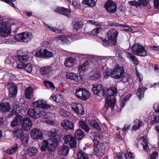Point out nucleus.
<instances>
[{
    "instance_id": "nucleus-7",
    "label": "nucleus",
    "mask_w": 159,
    "mask_h": 159,
    "mask_svg": "<svg viewBox=\"0 0 159 159\" xmlns=\"http://www.w3.org/2000/svg\"><path fill=\"white\" fill-rule=\"evenodd\" d=\"M94 143V150L96 153V155L98 157L103 155L105 152L104 146L103 144L98 142L96 139L93 140Z\"/></svg>"
},
{
    "instance_id": "nucleus-13",
    "label": "nucleus",
    "mask_w": 159,
    "mask_h": 159,
    "mask_svg": "<svg viewBox=\"0 0 159 159\" xmlns=\"http://www.w3.org/2000/svg\"><path fill=\"white\" fill-rule=\"evenodd\" d=\"M61 126L67 131L72 130L74 129V125L72 122L67 120H65L61 121Z\"/></svg>"
},
{
    "instance_id": "nucleus-25",
    "label": "nucleus",
    "mask_w": 159,
    "mask_h": 159,
    "mask_svg": "<svg viewBox=\"0 0 159 159\" xmlns=\"http://www.w3.org/2000/svg\"><path fill=\"white\" fill-rule=\"evenodd\" d=\"M48 150L51 152L54 151L57 144V142L54 141L53 139H51L48 140Z\"/></svg>"
},
{
    "instance_id": "nucleus-9",
    "label": "nucleus",
    "mask_w": 159,
    "mask_h": 159,
    "mask_svg": "<svg viewBox=\"0 0 159 159\" xmlns=\"http://www.w3.org/2000/svg\"><path fill=\"white\" fill-rule=\"evenodd\" d=\"M118 34V32L114 29H110L107 32V36L108 39L114 45H116L117 43V38Z\"/></svg>"
},
{
    "instance_id": "nucleus-19",
    "label": "nucleus",
    "mask_w": 159,
    "mask_h": 159,
    "mask_svg": "<svg viewBox=\"0 0 159 159\" xmlns=\"http://www.w3.org/2000/svg\"><path fill=\"white\" fill-rule=\"evenodd\" d=\"M33 105L34 107H38L43 109H47L50 107L49 105L43 103L42 100H38L34 102H33Z\"/></svg>"
},
{
    "instance_id": "nucleus-62",
    "label": "nucleus",
    "mask_w": 159,
    "mask_h": 159,
    "mask_svg": "<svg viewBox=\"0 0 159 159\" xmlns=\"http://www.w3.org/2000/svg\"><path fill=\"white\" fill-rule=\"evenodd\" d=\"M153 108L155 111L159 113V104H155L153 105Z\"/></svg>"
},
{
    "instance_id": "nucleus-1",
    "label": "nucleus",
    "mask_w": 159,
    "mask_h": 159,
    "mask_svg": "<svg viewBox=\"0 0 159 159\" xmlns=\"http://www.w3.org/2000/svg\"><path fill=\"white\" fill-rule=\"evenodd\" d=\"M92 89L93 93L99 96L102 97L106 94L107 96L106 99L103 110L107 114L113 111L116 101L115 95L117 92L116 87L115 86L111 87L104 91L103 87L101 84H99L93 85Z\"/></svg>"
},
{
    "instance_id": "nucleus-55",
    "label": "nucleus",
    "mask_w": 159,
    "mask_h": 159,
    "mask_svg": "<svg viewBox=\"0 0 159 159\" xmlns=\"http://www.w3.org/2000/svg\"><path fill=\"white\" fill-rule=\"evenodd\" d=\"M46 113L44 111H41L39 112L38 111V118L41 117L42 118H46Z\"/></svg>"
},
{
    "instance_id": "nucleus-31",
    "label": "nucleus",
    "mask_w": 159,
    "mask_h": 159,
    "mask_svg": "<svg viewBox=\"0 0 159 159\" xmlns=\"http://www.w3.org/2000/svg\"><path fill=\"white\" fill-rule=\"evenodd\" d=\"M28 115L29 116L34 119L38 118L37 109L35 108H32L29 110L27 112Z\"/></svg>"
},
{
    "instance_id": "nucleus-40",
    "label": "nucleus",
    "mask_w": 159,
    "mask_h": 159,
    "mask_svg": "<svg viewBox=\"0 0 159 159\" xmlns=\"http://www.w3.org/2000/svg\"><path fill=\"white\" fill-rule=\"evenodd\" d=\"M100 76V75L98 71H93L91 72L90 79L92 80H96L99 78Z\"/></svg>"
},
{
    "instance_id": "nucleus-46",
    "label": "nucleus",
    "mask_w": 159,
    "mask_h": 159,
    "mask_svg": "<svg viewBox=\"0 0 159 159\" xmlns=\"http://www.w3.org/2000/svg\"><path fill=\"white\" fill-rule=\"evenodd\" d=\"M28 152L30 156H34L37 153V149L35 147H32L28 149Z\"/></svg>"
},
{
    "instance_id": "nucleus-56",
    "label": "nucleus",
    "mask_w": 159,
    "mask_h": 159,
    "mask_svg": "<svg viewBox=\"0 0 159 159\" xmlns=\"http://www.w3.org/2000/svg\"><path fill=\"white\" fill-rule=\"evenodd\" d=\"M72 5L75 9H78L80 7L79 2L77 0H75L72 3Z\"/></svg>"
},
{
    "instance_id": "nucleus-52",
    "label": "nucleus",
    "mask_w": 159,
    "mask_h": 159,
    "mask_svg": "<svg viewBox=\"0 0 159 159\" xmlns=\"http://www.w3.org/2000/svg\"><path fill=\"white\" fill-rule=\"evenodd\" d=\"M142 140L143 142L141 143V144L143 146V149L145 151H147V149H148L149 147L147 141L144 138H143Z\"/></svg>"
},
{
    "instance_id": "nucleus-28",
    "label": "nucleus",
    "mask_w": 159,
    "mask_h": 159,
    "mask_svg": "<svg viewBox=\"0 0 159 159\" xmlns=\"http://www.w3.org/2000/svg\"><path fill=\"white\" fill-rule=\"evenodd\" d=\"M51 99H52L54 101L57 103H61L64 101L63 96L60 94L56 95H52L50 97Z\"/></svg>"
},
{
    "instance_id": "nucleus-21",
    "label": "nucleus",
    "mask_w": 159,
    "mask_h": 159,
    "mask_svg": "<svg viewBox=\"0 0 159 159\" xmlns=\"http://www.w3.org/2000/svg\"><path fill=\"white\" fill-rule=\"evenodd\" d=\"M22 116L20 115L16 116L11 123V125L12 127H16L20 125L21 123Z\"/></svg>"
},
{
    "instance_id": "nucleus-39",
    "label": "nucleus",
    "mask_w": 159,
    "mask_h": 159,
    "mask_svg": "<svg viewBox=\"0 0 159 159\" xmlns=\"http://www.w3.org/2000/svg\"><path fill=\"white\" fill-rule=\"evenodd\" d=\"M75 135L77 139L80 140L84 136V134L82 130L78 129L75 132Z\"/></svg>"
},
{
    "instance_id": "nucleus-51",
    "label": "nucleus",
    "mask_w": 159,
    "mask_h": 159,
    "mask_svg": "<svg viewBox=\"0 0 159 159\" xmlns=\"http://www.w3.org/2000/svg\"><path fill=\"white\" fill-rule=\"evenodd\" d=\"M53 53L51 51L45 49V55L44 56V59H48L53 57Z\"/></svg>"
},
{
    "instance_id": "nucleus-24",
    "label": "nucleus",
    "mask_w": 159,
    "mask_h": 159,
    "mask_svg": "<svg viewBox=\"0 0 159 159\" xmlns=\"http://www.w3.org/2000/svg\"><path fill=\"white\" fill-rule=\"evenodd\" d=\"M54 70V69L50 66L41 67L40 68L41 73L43 75H46Z\"/></svg>"
},
{
    "instance_id": "nucleus-11",
    "label": "nucleus",
    "mask_w": 159,
    "mask_h": 159,
    "mask_svg": "<svg viewBox=\"0 0 159 159\" xmlns=\"http://www.w3.org/2000/svg\"><path fill=\"white\" fill-rule=\"evenodd\" d=\"M65 143H68L71 148L75 147L77 143L75 138L70 135H66L64 137Z\"/></svg>"
},
{
    "instance_id": "nucleus-14",
    "label": "nucleus",
    "mask_w": 159,
    "mask_h": 159,
    "mask_svg": "<svg viewBox=\"0 0 159 159\" xmlns=\"http://www.w3.org/2000/svg\"><path fill=\"white\" fill-rule=\"evenodd\" d=\"M30 135L31 137L34 139H42L43 134L39 129H34L32 130Z\"/></svg>"
},
{
    "instance_id": "nucleus-53",
    "label": "nucleus",
    "mask_w": 159,
    "mask_h": 159,
    "mask_svg": "<svg viewBox=\"0 0 159 159\" xmlns=\"http://www.w3.org/2000/svg\"><path fill=\"white\" fill-rule=\"evenodd\" d=\"M83 25L82 22L80 21H77L74 25V27L76 29L78 30Z\"/></svg>"
},
{
    "instance_id": "nucleus-2",
    "label": "nucleus",
    "mask_w": 159,
    "mask_h": 159,
    "mask_svg": "<svg viewBox=\"0 0 159 159\" xmlns=\"http://www.w3.org/2000/svg\"><path fill=\"white\" fill-rule=\"evenodd\" d=\"M32 38V34L28 32L18 34L15 35V39L16 41L25 43L30 41Z\"/></svg>"
},
{
    "instance_id": "nucleus-45",
    "label": "nucleus",
    "mask_w": 159,
    "mask_h": 159,
    "mask_svg": "<svg viewBox=\"0 0 159 159\" xmlns=\"http://www.w3.org/2000/svg\"><path fill=\"white\" fill-rule=\"evenodd\" d=\"M58 131L55 129H52L48 132V135L50 138H53L58 135Z\"/></svg>"
},
{
    "instance_id": "nucleus-18",
    "label": "nucleus",
    "mask_w": 159,
    "mask_h": 159,
    "mask_svg": "<svg viewBox=\"0 0 159 159\" xmlns=\"http://www.w3.org/2000/svg\"><path fill=\"white\" fill-rule=\"evenodd\" d=\"M55 11L62 15L68 16L70 15L71 10L70 9H68L63 7H61L56 8L55 10Z\"/></svg>"
},
{
    "instance_id": "nucleus-27",
    "label": "nucleus",
    "mask_w": 159,
    "mask_h": 159,
    "mask_svg": "<svg viewBox=\"0 0 159 159\" xmlns=\"http://www.w3.org/2000/svg\"><path fill=\"white\" fill-rule=\"evenodd\" d=\"M126 55L127 58L129 59L130 61H132L134 64L135 65L138 64L139 61L135 56L129 52H127Z\"/></svg>"
},
{
    "instance_id": "nucleus-61",
    "label": "nucleus",
    "mask_w": 159,
    "mask_h": 159,
    "mask_svg": "<svg viewBox=\"0 0 159 159\" xmlns=\"http://www.w3.org/2000/svg\"><path fill=\"white\" fill-rule=\"evenodd\" d=\"M46 115L47 117L46 118H45L46 119L53 118L55 116V115L54 114L48 112L46 113Z\"/></svg>"
},
{
    "instance_id": "nucleus-64",
    "label": "nucleus",
    "mask_w": 159,
    "mask_h": 159,
    "mask_svg": "<svg viewBox=\"0 0 159 159\" xmlns=\"http://www.w3.org/2000/svg\"><path fill=\"white\" fill-rule=\"evenodd\" d=\"M154 7L157 9H159V0H154Z\"/></svg>"
},
{
    "instance_id": "nucleus-5",
    "label": "nucleus",
    "mask_w": 159,
    "mask_h": 159,
    "mask_svg": "<svg viewBox=\"0 0 159 159\" xmlns=\"http://www.w3.org/2000/svg\"><path fill=\"white\" fill-rule=\"evenodd\" d=\"M75 94L78 98L83 100H86L90 97L89 92L83 88L77 89L75 92Z\"/></svg>"
},
{
    "instance_id": "nucleus-17",
    "label": "nucleus",
    "mask_w": 159,
    "mask_h": 159,
    "mask_svg": "<svg viewBox=\"0 0 159 159\" xmlns=\"http://www.w3.org/2000/svg\"><path fill=\"white\" fill-rule=\"evenodd\" d=\"M32 125V121L29 118L26 117L23 120L22 126L23 128L26 131L29 130Z\"/></svg>"
},
{
    "instance_id": "nucleus-15",
    "label": "nucleus",
    "mask_w": 159,
    "mask_h": 159,
    "mask_svg": "<svg viewBox=\"0 0 159 159\" xmlns=\"http://www.w3.org/2000/svg\"><path fill=\"white\" fill-rule=\"evenodd\" d=\"M71 107L72 110L76 113L82 115L83 108L82 105L79 103H73L71 104Z\"/></svg>"
},
{
    "instance_id": "nucleus-6",
    "label": "nucleus",
    "mask_w": 159,
    "mask_h": 159,
    "mask_svg": "<svg viewBox=\"0 0 159 159\" xmlns=\"http://www.w3.org/2000/svg\"><path fill=\"white\" fill-rule=\"evenodd\" d=\"M10 33L7 22L3 21L0 23V35L4 37H7L10 35Z\"/></svg>"
},
{
    "instance_id": "nucleus-33",
    "label": "nucleus",
    "mask_w": 159,
    "mask_h": 159,
    "mask_svg": "<svg viewBox=\"0 0 159 159\" xmlns=\"http://www.w3.org/2000/svg\"><path fill=\"white\" fill-rule=\"evenodd\" d=\"M98 63L99 65V67L103 69L106 67L107 60L103 57H98L97 58Z\"/></svg>"
},
{
    "instance_id": "nucleus-32",
    "label": "nucleus",
    "mask_w": 159,
    "mask_h": 159,
    "mask_svg": "<svg viewBox=\"0 0 159 159\" xmlns=\"http://www.w3.org/2000/svg\"><path fill=\"white\" fill-rule=\"evenodd\" d=\"M88 123L89 125L92 126L93 128L98 130H100L101 129V126L96 120H89Z\"/></svg>"
},
{
    "instance_id": "nucleus-58",
    "label": "nucleus",
    "mask_w": 159,
    "mask_h": 159,
    "mask_svg": "<svg viewBox=\"0 0 159 159\" xmlns=\"http://www.w3.org/2000/svg\"><path fill=\"white\" fill-rule=\"evenodd\" d=\"M53 42V40H50L49 41H45L43 42V46L45 47L48 46L50 44H51Z\"/></svg>"
},
{
    "instance_id": "nucleus-3",
    "label": "nucleus",
    "mask_w": 159,
    "mask_h": 159,
    "mask_svg": "<svg viewBox=\"0 0 159 159\" xmlns=\"http://www.w3.org/2000/svg\"><path fill=\"white\" fill-rule=\"evenodd\" d=\"M132 50L135 54L140 56L145 57L148 55L145 48L139 43L134 44L132 47Z\"/></svg>"
},
{
    "instance_id": "nucleus-34",
    "label": "nucleus",
    "mask_w": 159,
    "mask_h": 159,
    "mask_svg": "<svg viewBox=\"0 0 159 159\" xmlns=\"http://www.w3.org/2000/svg\"><path fill=\"white\" fill-rule=\"evenodd\" d=\"M33 88L31 86L29 87L25 91V95L26 98L28 99H30L33 96Z\"/></svg>"
},
{
    "instance_id": "nucleus-50",
    "label": "nucleus",
    "mask_w": 159,
    "mask_h": 159,
    "mask_svg": "<svg viewBox=\"0 0 159 159\" xmlns=\"http://www.w3.org/2000/svg\"><path fill=\"white\" fill-rule=\"evenodd\" d=\"M48 141H47L46 140H44L42 143V146L41 148V151H44L48 148Z\"/></svg>"
},
{
    "instance_id": "nucleus-10",
    "label": "nucleus",
    "mask_w": 159,
    "mask_h": 159,
    "mask_svg": "<svg viewBox=\"0 0 159 159\" xmlns=\"http://www.w3.org/2000/svg\"><path fill=\"white\" fill-rule=\"evenodd\" d=\"M29 58L27 55H19L16 57L17 68H22L24 62H26Z\"/></svg>"
},
{
    "instance_id": "nucleus-29",
    "label": "nucleus",
    "mask_w": 159,
    "mask_h": 159,
    "mask_svg": "<svg viewBox=\"0 0 159 159\" xmlns=\"http://www.w3.org/2000/svg\"><path fill=\"white\" fill-rule=\"evenodd\" d=\"M69 148L66 145H63L59 150V154L61 155L67 156L69 152Z\"/></svg>"
},
{
    "instance_id": "nucleus-43",
    "label": "nucleus",
    "mask_w": 159,
    "mask_h": 159,
    "mask_svg": "<svg viewBox=\"0 0 159 159\" xmlns=\"http://www.w3.org/2000/svg\"><path fill=\"white\" fill-rule=\"evenodd\" d=\"M45 49H41L35 53V56L38 57L44 58Z\"/></svg>"
},
{
    "instance_id": "nucleus-60",
    "label": "nucleus",
    "mask_w": 159,
    "mask_h": 159,
    "mask_svg": "<svg viewBox=\"0 0 159 159\" xmlns=\"http://www.w3.org/2000/svg\"><path fill=\"white\" fill-rule=\"evenodd\" d=\"M16 0H6V2L10 6L14 8H15V5L13 2L15 1Z\"/></svg>"
},
{
    "instance_id": "nucleus-36",
    "label": "nucleus",
    "mask_w": 159,
    "mask_h": 159,
    "mask_svg": "<svg viewBox=\"0 0 159 159\" xmlns=\"http://www.w3.org/2000/svg\"><path fill=\"white\" fill-rule=\"evenodd\" d=\"M143 123L142 121L136 119L133 122V126H132V129L137 130L141 126Z\"/></svg>"
},
{
    "instance_id": "nucleus-16",
    "label": "nucleus",
    "mask_w": 159,
    "mask_h": 159,
    "mask_svg": "<svg viewBox=\"0 0 159 159\" xmlns=\"http://www.w3.org/2000/svg\"><path fill=\"white\" fill-rule=\"evenodd\" d=\"M66 76L68 79L73 80L75 81L79 82L82 81V77L80 76H78L77 74L74 73L67 72L66 74Z\"/></svg>"
},
{
    "instance_id": "nucleus-35",
    "label": "nucleus",
    "mask_w": 159,
    "mask_h": 159,
    "mask_svg": "<svg viewBox=\"0 0 159 159\" xmlns=\"http://www.w3.org/2000/svg\"><path fill=\"white\" fill-rule=\"evenodd\" d=\"M89 67V62L88 61H86L83 64L80 65L78 67L79 71L81 73L82 71H84L88 69Z\"/></svg>"
},
{
    "instance_id": "nucleus-54",
    "label": "nucleus",
    "mask_w": 159,
    "mask_h": 159,
    "mask_svg": "<svg viewBox=\"0 0 159 159\" xmlns=\"http://www.w3.org/2000/svg\"><path fill=\"white\" fill-rule=\"evenodd\" d=\"M148 2L147 0H139L138 1V6H145L148 4Z\"/></svg>"
},
{
    "instance_id": "nucleus-47",
    "label": "nucleus",
    "mask_w": 159,
    "mask_h": 159,
    "mask_svg": "<svg viewBox=\"0 0 159 159\" xmlns=\"http://www.w3.org/2000/svg\"><path fill=\"white\" fill-rule=\"evenodd\" d=\"M29 137L28 135L23 136L21 138V140L22 144L25 146H27L28 144Z\"/></svg>"
},
{
    "instance_id": "nucleus-48",
    "label": "nucleus",
    "mask_w": 159,
    "mask_h": 159,
    "mask_svg": "<svg viewBox=\"0 0 159 159\" xmlns=\"http://www.w3.org/2000/svg\"><path fill=\"white\" fill-rule=\"evenodd\" d=\"M44 84L47 88L48 89H54L55 88V87L53 84L49 81H45L44 82Z\"/></svg>"
},
{
    "instance_id": "nucleus-4",
    "label": "nucleus",
    "mask_w": 159,
    "mask_h": 159,
    "mask_svg": "<svg viewBox=\"0 0 159 159\" xmlns=\"http://www.w3.org/2000/svg\"><path fill=\"white\" fill-rule=\"evenodd\" d=\"M125 70L122 66L116 65L114 69L111 72V77L119 79L124 75Z\"/></svg>"
},
{
    "instance_id": "nucleus-57",
    "label": "nucleus",
    "mask_w": 159,
    "mask_h": 159,
    "mask_svg": "<svg viewBox=\"0 0 159 159\" xmlns=\"http://www.w3.org/2000/svg\"><path fill=\"white\" fill-rule=\"evenodd\" d=\"M152 123L155 124L159 123V114L154 116L153 120L152 121Z\"/></svg>"
},
{
    "instance_id": "nucleus-49",
    "label": "nucleus",
    "mask_w": 159,
    "mask_h": 159,
    "mask_svg": "<svg viewBox=\"0 0 159 159\" xmlns=\"http://www.w3.org/2000/svg\"><path fill=\"white\" fill-rule=\"evenodd\" d=\"M45 27L47 30L49 29L50 30V29H51L52 31L55 32L56 34L60 33L62 31L60 29H55L54 27H51L49 26H48V25L46 24L45 26Z\"/></svg>"
},
{
    "instance_id": "nucleus-59",
    "label": "nucleus",
    "mask_w": 159,
    "mask_h": 159,
    "mask_svg": "<svg viewBox=\"0 0 159 159\" xmlns=\"http://www.w3.org/2000/svg\"><path fill=\"white\" fill-rule=\"evenodd\" d=\"M87 22L88 23L95 25H100L98 22L95 20H88Z\"/></svg>"
},
{
    "instance_id": "nucleus-63",
    "label": "nucleus",
    "mask_w": 159,
    "mask_h": 159,
    "mask_svg": "<svg viewBox=\"0 0 159 159\" xmlns=\"http://www.w3.org/2000/svg\"><path fill=\"white\" fill-rule=\"evenodd\" d=\"M158 157L157 152L154 151L151 155L150 159H156Z\"/></svg>"
},
{
    "instance_id": "nucleus-22",
    "label": "nucleus",
    "mask_w": 159,
    "mask_h": 159,
    "mask_svg": "<svg viewBox=\"0 0 159 159\" xmlns=\"http://www.w3.org/2000/svg\"><path fill=\"white\" fill-rule=\"evenodd\" d=\"M141 83H140L139 85V88L138 89V91L136 93L137 97L140 99L143 97L144 92L147 89V88L144 87H141Z\"/></svg>"
},
{
    "instance_id": "nucleus-23",
    "label": "nucleus",
    "mask_w": 159,
    "mask_h": 159,
    "mask_svg": "<svg viewBox=\"0 0 159 159\" xmlns=\"http://www.w3.org/2000/svg\"><path fill=\"white\" fill-rule=\"evenodd\" d=\"M55 39L58 43L61 44H68L69 43V40L66 35H62L61 36L57 37L55 38Z\"/></svg>"
},
{
    "instance_id": "nucleus-37",
    "label": "nucleus",
    "mask_w": 159,
    "mask_h": 159,
    "mask_svg": "<svg viewBox=\"0 0 159 159\" xmlns=\"http://www.w3.org/2000/svg\"><path fill=\"white\" fill-rule=\"evenodd\" d=\"M122 77V81L126 85L129 84L132 82L131 77L129 75H126Z\"/></svg>"
},
{
    "instance_id": "nucleus-42",
    "label": "nucleus",
    "mask_w": 159,
    "mask_h": 159,
    "mask_svg": "<svg viewBox=\"0 0 159 159\" xmlns=\"http://www.w3.org/2000/svg\"><path fill=\"white\" fill-rule=\"evenodd\" d=\"M77 156V159H88L87 155L84 153L82 150L79 151Z\"/></svg>"
},
{
    "instance_id": "nucleus-38",
    "label": "nucleus",
    "mask_w": 159,
    "mask_h": 159,
    "mask_svg": "<svg viewBox=\"0 0 159 159\" xmlns=\"http://www.w3.org/2000/svg\"><path fill=\"white\" fill-rule=\"evenodd\" d=\"M79 127L83 129L86 132H88L89 129L88 125L83 121H80L79 122Z\"/></svg>"
},
{
    "instance_id": "nucleus-30",
    "label": "nucleus",
    "mask_w": 159,
    "mask_h": 159,
    "mask_svg": "<svg viewBox=\"0 0 159 159\" xmlns=\"http://www.w3.org/2000/svg\"><path fill=\"white\" fill-rule=\"evenodd\" d=\"M10 106L7 102H2L0 104V111L3 112L8 111L10 109Z\"/></svg>"
},
{
    "instance_id": "nucleus-41",
    "label": "nucleus",
    "mask_w": 159,
    "mask_h": 159,
    "mask_svg": "<svg viewBox=\"0 0 159 159\" xmlns=\"http://www.w3.org/2000/svg\"><path fill=\"white\" fill-rule=\"evenodd\" d=\"M23 67L22 68H18L19 69H25L26 71L30 73L31 72L32 69V66L30 63H28L26 64H23Z\"/></svg>"
},
{
    "instance_id": "nucleus-20",
    "label": "nucleus",
    "mask_w": 159,
    "mask_h": 159,
    "mask_svg": "<svg viewBox=\"0 0 159 159\" xmlns=\"http://www.w3.org/2000/svg\"><path fill=\"white\" fill-rule=\"evenodd\" d=\"M14 137L16 139H21L24 134L23 129L21 128H16L13 131Z\"/></svg>"
},
{
    "instance_id": "nucleus-44",
    "label": "nucleus",
    "mask_w": 159,
    "mask_h": 159,
    "mask_svg": "<svg viewBox=\"0 0 159 159\" xmlns=\"http://www.w3.org/2000/svg\"><path fill=\"white\" fill-rule=\"evenodd\" d=\"M82 3L90 7H93L95 5V2L94 0H83Z\"/></svg>"
},
{
    "instance_id": "nucleus-12",
    "label": "nucleus",
    "mask_w": 159,
    "mask_h": 159,
    "mask_svg": "<svg viewBox=\"0 0 159 159\" xmlns=\"http://www.w3.org/2000/svg\"><path fill=\"white\" fill-rule=\"evenodd\" d=\"M7 88L10 97H13L16 94L17 89L15 84L12 83H9L7 86Z\"/></svg>"
},
{
    "instance_id": "nucleus-8",
    "label": "nucleus",
    "mask_w": 159,
    "mask_h": 159,
    "mask_svg": "<svg viewBox=\"0 0 159 159\" xmlns=\"http://www.w3.org/2000/svg\"><path fill=\"white\" fill-rule=\"evenodd\" d=\"M104 7L106 11L110 14L115 13L117 10V5L114 2L111 0H108L105 3Z\"/></svg>"
},
{
    "instance_id": "nucleus-26",
    "label": "nucleus",
    "mask_w": 159,
    "mask_h": 159,
    "mask_svg": "<svg viewBox=\"0 0 159 159\" xmlns=\"http://www.w3.org/2000/svg\"><path fill=\"white\" fill-rule=\"evenodd\" d=\"M75 61L76 60L75 58L70 57L65 59L64 64L66 66L70 67L74 65Z\"/></svg>"
}]
</instances>
